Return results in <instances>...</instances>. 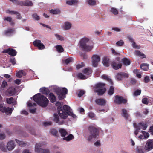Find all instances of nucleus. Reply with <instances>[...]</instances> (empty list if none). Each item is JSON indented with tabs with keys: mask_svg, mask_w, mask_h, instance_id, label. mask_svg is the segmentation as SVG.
<instances>
[{
	"mask_svg": "<svg viewBox=\"0 0 153 153\" xmlns=\"http://www.w3.org/2000/svg\"><path fill=\"white\" fill-rule=\"evenodd\" d=\"M137 153H144L143 148L141 147H138L137 148Z\"/></svg>",
	"mask_w": 153,
	"mask_h": 153,
	"instance_id": "obj_56",
	"label": "nucleus"
},
{
	"mask_svg": "<svg viewBox=\"0 0 153 153\" xmlns=\"http://www.w3.org/2000/svg\"><path fill=\"white\" fill-rule=\"evenodd\" d=\"M62 104L61 103L58 102L56 103V105L58 107L57 109L58 110H59L61 108H62Z\"/></svg>",
	"mask_w": 153,
	"mask_h": 153,
	"instance_id": "obj_53",
	"label": "nucleus"
},
{
	"mask_svg": "<svg viewBox=\"0 0 153 153\" xmlns=\"http://www.w3.org/2000/svg\"><path fill=\"white\" fill-rule=\"evenodd\" d=\"M33 43L34 46L37 47L39 50H42L45 48V45L41 43L40 40H36L33 42Z\"/></svg>",
	"mask_w": 153,
	"mask_h": 153,
	"instance_id": "obj_12",
	"label": "nucleus"
},
{
	"mask_svg": "<svg viewBox=\"0 0 153 153\" xmlns=\"http://www.w3.org/2000/svg\"><path fill=\"white\" fill-rule=\"evenodd\" d=\"M59 132L62 137H65L67 134V133L65 130L61 128L59 130Z\"/></svg>",
	"mask_w": 153,
	"mask_h": 153,
	"instance_id": "obj_38",
	"label": "nucleus"
},
{
	"mask_svg": "<svg viewBox=\"0 0 153 153\" xmlns=\"http://www.w3.org/2000/svg\"><path fill=\"white\" fill-rule=\"evenodd\" d=\"M114 91V89L113 87L111 86L108 91V94L110 95H111L113 94Z\"/></svg>",
	"mask_w": 153,
	"mask_h": 153,
	"instance_id": "obj_45",
	"label": "nucleus"
},
{
	"mask_svg": "<svg viewBox=\"0 0 153 153\" xmlns=\"http://www.w3.org/2000/svg\"><path fill=\"white\" fill-rule=\"evenodd\" d=\"M6 138V135L4 133L0 131V140H3Z\"/></svg>",
	"mask_w": 153,
	"mask_h": 153,
	"instance_id": "obj_50",
	"label": "nucleus"
},
{
	"mask_svg": "<svg viewBox=\"0 0 153 153\" xmlns=\"http://www.w3.org/2000/svg\"><path fill=\"white\" fill-rule=\"evenodd\" d=\"M112 66L114 69L117 70L121 68L122 64L120 63H117L115 62H113L112 64Z\"/></svg>",
	"mask_w": 153,
	"mask_h": 153,
	"instance_id": "obj_21",
	"label": "nucleus"
},
{
	"mask_svg": "<svg viewBox=\"0 0 153 153\" xmlns=\"http://www.w3.org/2000/svg\"><path fill=\"white\" fill-rule=\"evenodd\" d=\"M7 85V82L4 81L3 82L1 86V89H4Z\"/></svg>",
	"mask_w": 153,
	"mask_h": 153,
	"instance_id": "obj_54",
	"label": "nucleus"
},
{
	"mask_svg": "<svg viewBox=\"0 0 153 153\" xmlns=\"http://www.w3.org/2000/svg\"><path fill=\"white\" fill-rule=\"evenodd\" d=\"M79 78L81 79H86L87 77L81 73H79L78 75Z\"/></svg>",
	"mask_w": 153,
	"mask_h": 153,
	"instance_id": "obj_47",
	"label": "nucleus"
},
{
	"mask_svg": "<svg viewBox=\"0 0 153 153\" xmlns=\"http://www.w3.org/2000/svg\"><path fill=\"white\" fill-rule=\"evenodd\" d=\"M40 91L42 94H48L49 93V91L47 88H42L40 89Z\"/></svg>",
	"mask_w": 153,
	"mask_h": 153,
	"instance_id": "obj_31",
	"label": "nucleus"
},
{
	"mask_svg": "<svg viewBox=\"0 0 153 153\" xmlns=\"http://www.w3.org/2000/svg\"><path fill=\"white\" fill-rule=\"evenodd\" d=\"M132 46L134 48L139 49L140 48V45H137L135 42H133L132 43Z\"/></svg>",
	"mask_w": 153,
	"mask_h": 153,
	"instance_id": "obj_59",
	"label": "nucleus"
},
{
	"mask_svg": "<svg viewBox=\"0 0 153 153\" xmlns=\"http://www.w3.org/2000/svg\"><path fill=\"white\" fill-rule=\"evenodd\" d=\"M139 128H140L143 130H146L147 127V125L146 122H142L140 123L138 126H137Z\"/></svg>",
	"mask_w": 153,
	"mask_h": 153,
	"instance_id": "obj_23",
	"label": "nucleus"
},
{
	"mask_svg": "<svg viewBox=\"0 0 153 153\" xmlns=\"http://www.w3.org/2000/svg\"><path fill=\"white\" fill-rule=\"evenodd\" d=\"M58 111L59 116L62 119H65L68 115L74 118L76 117V115L74 114L70 107L67 105H64L62 108Z\"/></svg>",
	"mask_w": 153,
	"mask_h": 153,
	"instance_id": "obj_1",
	"label": "nucleus"
},
{
	"mask_svg": "<svg viewBox=\"0 0 153 153\" xmlns=\"http://www.w3.org/2000/svg\"><path fill=\"white\" fill-rule=\"evenodd\" d=\"M54 121L56 123L59 125H62L64 122L63 120L60 121L59 117L57 114H54Z\"/></svg>",
	"mask_w": 153,
	"mask_h": 153,
	"instance_id": "obj_18",
	"label": "nucleus"
},
{
	"mask_svg": "<svg viewBox=\"0 0 153 153\" xmlns=\"http://www.w3.org/2000/svg\"><path fill=\"white\" fill-rule=\"evenodd\" d=\"M66 3L69 5H74L77 4L78 3L77 0H65Z\"/></svg>",
	"mask_w": 153,
	"mask_h": 153,
	"instance_id": "obj_20",
	"label": "nucleus"
},
{
	"mask_svg": "<svg viewBox=\"0 0 153 153\" xmlns=\"http://www.w3.org/2000/svg\"><path fill=\"white\" fill-rule=\"evenodd\" d=\"M122 61L123 64L126 66L130 64V60L127 58H124L122 59Z\"/></svg>",
	"mask_w": 153,
	"mask_h": 153,
	"instance_id": "obj_33",
	"label": "nucleus"
},
{
	"mask_svg": "<svg viewBox=\"0 0 153 153\" xmlns=\"http://www.w3.org/2000/svg\"><path fill=\"white\" fill-rule=\"evenodd\" d=\"M122 116L123 117L126 119L128 120L129 117V115L128 114V112L125 109L122 110V113L121 114Z\"/></svg>",
	"mask_w": 153,
	"mask_h": 153,
	"instance_id": "obj_22",
	"label": "nucleus"
},
{
	"mask_svg": "<svg viewBox=\"0 0 153 153\" xmlns=\"http://www.w3.org/2000/svg\"><path fill=\"white\" fill-rule=\"evenodd\" d=\"M52 134L54 135H56L57 133V131L55 129H52L51 131Z\"/></svg>",
	"mask_w": 153,
	"mask_h": 153,
	"instance_id": "obj_61",
	"label": "nucleus"
},
{
	"mask_svg": "<svg viewBox=\"0 0 153 153\" xmlns=\"http://www.w3.org/2000/svg\"><path fill=\"white\" fill-rule=\"evenodd\" d=\"M83 72L87 75H89L91 73L92 70L91 69L87 68L83 70Z\"/></svg>",
	"mask_w": 153,
	"mask_h": 153,
	"instance_id": "obj_42",
	"label": "nucleus"
},
{
	"mask_svg": "<svg viewBox=\"0 0 153 153\" xmlns=\"http://www.w3.org/2000/svg\"><path fill=\"white\" fill-rule=\"evenodd\" d=\"M100 59V58L98 55H93L92 57V62L93 66L94 67L97 66Z\"/></svg>",
	"mask_w": 153,
	"mask_h": 153,
	"instance_id": "obj_10",
	"label": "nucleus"
},
{
	"mask_svg": "<svg viewBox=\"0 0 153 153\" xmlns=\"http://www.w3.org/2000/svg\"><path fill=\"white\" fill-rule=\"evenodd\" d=\"M111 50L112 51V53L115 55H118L119 54V53L116 52L114 49L113 48H111Z\"/></svg>",
	"mask_w": 153,
	"mask_h": 153,
	"instance_id": "obj_63",
	"label": "nucleus"
},
{
	"mask_svg": "<svg viewBox=\"0 0 153 153\" xmlns=\"http://www.w3.org/2000/svg\"><path fill=\"white\" fill-rule=\"evenodd\" d=\"M49 96L50 100L51 102H53L56 101V97L53 94L51 93H50L49 95Z\"/></svg>",
	"mask_w": 153,
	"mask_h": 153,
	"instance_id": "obj_35",
	"label": "nucleus"
},
{
	"mask_svg": "<svg viewBox=\"0 0 153 153\" xmlns=\"http://www.w3.org/2000/svg\"><path fill=\"white\" fill-rule=\"evenodd\" d=\"M74 138V137L73 135L71 134H70L67 137H64L63 140H66L67 141H69L73 139Z\"/></svg>",
	"mask_w": 153,
	"mask_h": 153,
	"instance_id": "obj_40",
	"label": "nucleus"
},
{
	"mask_svg": "<svg viewBox=\"0 0 153 153\" xmlns=\"http://www.w3.org/2000/svg\"><path fill=\"white\" fill-rule=\"evenodd\" d=\"M149 65L146 63H143L140 65L141 68L144 71H147L149 69Z\"/></svg>",
	"mask_w": 153,
	"mask_h": 153,
	"instance_id": "obj_32",
	"label": "nucleus"
},
{
	"mask_svg": "<svg viewBox=\"0 0 153 153\" xmlns=\"http://www.w3.org/2000/svg\"><path fill=\"white\" fill-rule=\"evenodd\" d=\"M2 52L3 53H7L9 55L13 56H15L16 54V51L15 50L10 48L4 50Z\"/></svg>",
	"mask_w": 153,
	"mask_h": 153,
	"instance_id": "obj_15",
	"label": "nucleus"
},
{
	"mask_svg": "<svg viewBox=\"0 0 153 153\" xmlns=\"http://www.w3.org/2000/svg\"><path fill=\"white\" fill-rule=\"evenodd\" d=\"M94 145L97 147H100L101 146V144L100 140H97L96 142L94 143Z\"/></svg>",
	"mask_w": 153,
	"mask_h": 153,
	"instance_id": "obj_52",
	"label": "nucleus"
},
{
	"mask_svg": "<svg viewBox=\"0 0 153 153\" xmlns=\"http://www.w3.org/2000/svg\"><path fill=\"white\" fill-rule=\"evenodd\" d=\"M127 38L129 40V41L133 43V42H134V40L132 37L130 36H128L127 37Z\"/></svg>",
	"mask_w": 153,
	"mask_h": 153,
	"instance_id": "obj_60",
	"label": "nucleus"
},
{
	"mask_svg": "<svg viewBox=\"0 0 153 153\" xmlns=\"http://www.w3.org/2000/svg\"><path fill=\"white\" fill-rule=\"evenodd\" d=\"M17 4L21 6H32L33 5L32 2L29 0H26L24 1H21L18 2Z\"/></svg>",
	"mask_w": 153,
	"mask_h": 153,
	"instance_id": "obj_16",
	"label": "nucleus"
},
{
	"mask_svg": "<svg viewBox=\"0 0 153 153\" xmlns=\"http://www.w3.org/2000/svg\"><path fill=\"white\" fill-rule=\"evenodd\" d=\"M142 102L143 103L147 104L148 103V99L146 98H144L142 100Z\"/></svg>",
	"mask_w": 153,
	"mask_h": 153,
	"instance_id": "obj_62",
	"label": "nucleus"
},
{
	"mask_svg": "<svg viewBox=\"0 0 153 153\" xmlns=\"http://www.w3.org/2000/svg\"><path fill=\"white\" fill-rule=\"evenodd\" d=\"M14 31V30L13 29H8L5 31V34L6 36H9Z\"/></svg>",
	"mask_w": 153,
	"mask_h": 153,
	"instance_id": "obj_30",
	"label": "nucleus"
},
{
	"mask_svg": "<svg viewBox=\"0 0 153 153\" xmlns=\"http://www.w3.org/2000/svg\"><path fill=\"white\" fill-rule=\"evenodd\" d=\"M101 77L103 79L108 81L111 85L113 84L112 81L107 75L103 74L101 76Z\"/></svg>",
	"mask_w": 153,
	"mask_h": 153,
	"instance_id": "obj_28",
	"label": "nucleus"
},
{
	"mask_svg": "<svg viewBox=\"0 0 153 153\" xmlns=\"http://www.w3.org/2000/svg\"><path fill=\"white\" fill-rule=\"evenodd\" d=\"M50 12L53 14H56L59 13L60 11L59 9H56L55 10L52 9L50 10Z\"/></svg>",
	"mask_w": 153,
	"mask_h": 153,
	"instance_id": "obj_41",
	"label": "nucleus"
},
{
	"mask_svg": "<svg viewBox=\"0 0 153 153\" xmlns=\"http://www.w3.org/2000/svg\"><path fill=\"white\" fill-rule=\"evenodd\" d=\"M135 55L138 56L142 58H146V57L145 55L140 52L139 51H136L135 52Z\"/></svg>",
	"mask_w": 153,
	"mask_h": 153,
	"instance_id": "obj_29",
	"label": "nucleus"
},
{
	"mask_svg": "<svg viewBox=\"0 0 153 153\" xmlns=\"http://www.w3.org/2000/svg\"><path fill=\"white\" fill-rule=\"evenodd\" d=\"M135 128L136 130L134 131V134L136 135H137L140 132V128H139L137 125L135 126Z\"/></svg>",
	"mask_w": 153,
	"mask_h": 153,
	"instance_id": "obj_49",
	"label": "nucleus"
},
{
	"mask_svg": "<svg viewBox=\"0 0 153 153\" xmlns=\"http://www.w3.org/2000/svg\"><path fill=\"white\" fill-rule=\"evenodd\" d=\"M84 66V64L82 62L81 63L77 65L76 66L77 69H79Z\"/></svg>",
	"mask_w": 153,
	"mask_h": 153,
	"instance_id": "obj_57",
	"label": "nucleus"
},
{
	"mask_svg": "<svg viewBox=\"0 0 153 153\" xmlns=\"http://www.w3.org/2000/svg\"><path fill=\"white\" fill-rule=\"evenodd\" d=\"M33 100L38 104L42 107H46L49 101L46 97L40 93H38L33 97Z\"/></svg>",
	"mask_w": 153,
	"mask_h": 153,
	"instance_id": "obj_2",
	"label": "nucleus"
},
{
	"mask_svg": "<svg viewBox=\"0 0 153 153\" xmlns=\"http://www.w3.org/2000/svg\"><path fill=\"white\" fill-rule=\"evenodd\" d=\"M96 103L100 105L104 106L106 104L105 100L103 99H98L95 100Z\"/></svg>",
	"mask_w": 153,
	"mask_h": 153,
	"instance_id": "obj_19",
	"label": "nucleus"
},
{
	"mask_svg": "<svg viewBox=\"0 0 153 153\" xmlns=\"http://www.w3.org/2000/svg\"><path fill=\"white\" fill-rule=\"evenodd\" d=\"M109 59L108 58L104 57L103 59L102 63L103 65L106 67H108L109 65Z\"/></svg>",
	"mask_w": 153,
	"mask_h": 153,
	"instance_id": "obj_27",
	"label": "nucleus"
},
{
	"mask_svg": "<svg viewBox=\"0 0 153 153\" xmlns=\"http://www.w3.org/2000/svg\"><path fill=\"white\" fill-rule=\"evenodd\" d=\"M32 17L35 20H39L40 19V18L39 16L36 13H34L32 16Z\"/></svg>",
	"mask_w": 153,
	"mask_h": 153,
	"instance_id": "obj_51",
	"label": "nucleus"
},
{
	"mask_svg": "<svg viewBox=\"0 0 153 153\" xmlns=\"http://www.w3.org/2000/svg\"><path fill=\"white\" fill-rule=\"evenodd\" d=\"M89 135L87 140L88 141H91L93 139L97 137L99 135L98 130L93 127H90L89 128Z\"/></svg>",
	"mask_w": 153,
	"mask_h": 153,
	"instance_id": "obj_3",
	"label": "nucleus"
},
{
	"mask_svg": "<svg viewBox=\"0 0 153 153\" xmlns=\"http://www.w3.org/2000/svg\"><path fill=\"white\" fill-rule=\"evenodd\" d=\"M16 75L17 77L21 78L22 76H25V73L23 70H20L16 72Z\"/></svg>",
	"mask_w": 153,
	"mask_h": 153,
	"instance_id": "obj_26",
	"label": "nucleus"
},
{
	"mask_svg": "<svg viewBox=\"0 0 153 153\" xmlns=\"http://www.w3.org/2000/svg\"><path fill=\"white\" fill-rule=\"evenodd\" d=\"M55 36L57 39L60 40L61 41H63L64 40V37L60 35L57 34H55Z\"/></svg>",
	"mask_w": 153,
	"mask_h": 153,
	"instance_id": "obj_43",
	"label": "nucleus"
},
{
	"mask_svg": "<svg viewBox=\"0 0 153 153\" xmlns=\"http://www.w3.org/2000/svg\"><path fill=\"white\" fill-rule=\"evenodd\" d=\"M27 105L29 107L32 106H36V104L35 103H32L30 101L28 102L27 104Z\"/></svg>",
	"mask_w": 153,
	"mask_h": 153,
	"instance_id": "obj_64",
	"label": "nucleus"
},
{
	"mask_svg": "<svg viewBox=\"0 0 153 153\" xmlns=\"http://www.w3.org/2000/svg\"><path fill=\"white\" fill-rule=\"evenodd\" d=\"M144 149L146 151H149L153 149V139H150L147 140Z\"/></svg>",
	"mask_w": 153,
	"mask_h": 153,
	"instance_id": "obj_9",
	"label": "nucleus"
},
{
	"mask_svg": "<svg viewBox=\"0 0 153 153\" xmlns=\"http://www.w3.org/2000/svg\"><path fill=\"white\" fill-rule=\"evenodd\" d=\"M55 91L57 94L59 99L62 100L65 97V95L67 93L68 90L65 88L61 89L57 87L55 88Z\"/></svg>",
	"mask_w": 153,
	"mask_h": 153,
	"instance_id": "obj_4",
	"label": "nucleus"
},
{
	"mask_svg": "<svg viewBox=\"0 0 153 153\" xmlns=\"http://www.w3.org/2000/svg\"><path fill=\"white\" fill-rule=\"evenodd\" d=\"M12 108L8 107L6 108L2 104H0V111L10 115L12 113Z\"/></svg>",
	"mask_w": 153,
	"mask_h": 153,
	"instance_id": "obj_8",
	"label": "nucleus"
},
{
	"mask_svg": "<svg viewBox=\"0 0 153 153\" xmlns=\"http://www.w3.org/2000/svg\"><path fill=\"white\" fill-rule=\"evenodd\" d=\"M141 132L143 134V135H144L145 138L146 139L149 137V134L148 133L143 131H141Z\"/></svg>",
	"mask_w": 153,
	"mask_h": 153,
	"instance_id": "obj_48",
	"label": "nucleus"
},
{
	"mask_svg": "<svg viewBox=\"0 0 153 153\" xmlns=\"http://www.w3.org/2000/svg\"><path fill=\"white\" fill-rule=\"evenodd\" d=\"M89 39L87 38H82L81 40L80 45V47L86 51L91 50L93 48L92 46H88L86 44L89 42Z\"/></svg>",
	"mask_w": 153,
	"mask_h": 153,
	"instance_id": "obj_7",
	"label": "nucleus"
},
{
	"mask_svg": "<svg viewBox=\"0 0 153 153\" xmlns=\"http://www.w3.org/2000/svg\"><path fill=\"white\" fill-rule=\"evenodd\" d=\"M71 27L72 24L71 23L68 21H66L64 22L62 27L64 30H68L71 29Z\"/></svg>",
	"mask_w": 153,
	"mask_h": 153,
	"instance_id": "obj_17",
	"label": "nucleus"
},
{
	"mask_svg": "<svg viewBox=\"0 0 153 153\" xmlns=\"http://www.w3.org/2000/svg\"><path fill=\"white\" fill-rule=\"evenodd\" d=\"M56 48L57 51L59 52H63L64 49L61 45H56Z\"/></svg>",
	"mask_w": 153,
	"mask_h": 153,
	"instance_id": "obj_39",
	"label": "nucleus"
},
{
	"mask_svg": "<svg viewBox=\"0 0 153 153\" xmlns=\"http://www.w3.org/2000/svg\"><path fill=\"white\" fill-rule=\"evenodd\" d=\"M15 141L21 146H24L26 145V143L23 141H20L17 139H16Z\"/></svg>",
	"mask_w": 153,
	"mask_h": 153,
	"instance_id": "obj_34",
	"label": "nucleus"
},
{
	"mask_svg": "<svg viewBox=\"0 0 153 153\" xmlns=\"http://www.w3.org/2000/svg\"><path fill=\"white\" fill-rule=\"evenodd\" d=\"M110 11L115 15H117L118 14V11L115 8H111V9Z\"/></svg>",
	"mask_w": 153,
	"mask_h": 153,
	"instance_id": "obj_46",
	"label": "nucleus"
},
{
	"mask_svg": "<svg viewBox=\"0 0 153 153\" xmlns=\"http://www.w3.org/2000/svg\"><path fill=\"white\" fill-rule=\"evenodd\" d=\"M128 77V74L124 72H121L117 74L116 76V79L118 80H121L123 77L127 78Z\"/></svg>",
	"mask_w": 153,
	"mask_h": 153,
	"instance_id": "obj_14",
	"label": "nucleus"
},
{
	"mask_svg": "<svg viewBox=\"0 0 153 153\" xmlns=\"http://www.w3.org/2000/svg\"><path fill=\"white\" fill-rule=\"evenodd\" d=\"M73 60V59L72 58L70 57L65 59L63 60L62 62L65 64L67 65L70 62H72Z\"/></svg>",
	"mask_w": 153,
	"mask_h": 153,
	"instance_id": "obj_37",
	"label": "nucleus"
},
{
	"mask_svg": "<svg viewBox=\"0 0 153 153\" xmlns=\"http://www.w3.org/2000/svg\"><path fill=\"white\" fill-rule=\"evenodd\" d=\"M124 43V42L122 40H120L117 42L116 44L118 46H122L123 45Z\"/></svg>",
	"mask_w": 153,
	"mask_h": 153,
	"instance_id": "obj_58",
	"label": "nucleus"
},
{
	"mask_svg": "<svg viewBox=\"0 0 153 153\" xmlns=\"http://www.w3.org/2000/svg\"><path fill=\"white\" fill-rule=\"evenodd\" d=\"M114 102L117 104H120L122 103H126L127 102V100L126 99H123L121 97L116 96H115V99Z\"/></svg>",
	"mask_w": 153,
	"mask_h": 153,
	"instance_id": "obj_13",
	"label": "nucleus"
},
{
	"mask_svg": "<svg viewBox=\"0 0 153 153\" xmlns=\"http://www.w3.org/2000/svg\"><path fill=\"white\" fill-rule=\"evenodd\" d=\"M105 84L103 83H99L95 85L94 91L97 93L98 94L102 95L106 91V89L104 87Z\"/></svg>",
	"mask_w": 153,
	"mask_h": 153,
	"instance_id": "obj_6",
	"label": "nucleus"
},
{
	"mask_svg": "<svg viewBox=\"0 0 153 153\" xmlns=\"http://www.w3.org/2000/svg\"><path fill=\"white\" fill-rule=\"evenodd\" d=\"M46 143L44 142H41L37 143L35 145V151L38 153H50L49 150L48 149H43L40 148L44 146Z\"/></svg>",
	"mask_w": 153,
	"mask_h": 153,
	"instance_id": "obj_5",
	"label": "nucleus"
},
{
	"mask_svg": "<svg viewBox=\"0 0 153 153\" xmlns=\"http://www.w3.org/2000/svg\"><path fill=\"white\" fill-rule=\"evenodd\" d=\"M3 19L4 21H7V22H9L11 23V25H13L14 24V23L12 22V19L11 17H5L3 18Z\"/></svg>",
	"mask_w": 153,
	"mask_h": 153,
	"instance_id": "obj_44",
	"label": "nucleus"
},
{
	"mask_svg": "<svg viewBox=\"0 0 153 153\" xmlns=\"http://www.w3.org/2000/svg\"><path fill=\"white\" fill-rule=\"evenodd\" d=\"M6 101L7 103L8 104L12 103L13 105L16 104V101L12 97L7 98Z\"/></svg>",
	"mask_w": 153,
	"mask_h": 153,
	"instance_id": "obj_25",
	"label": "nucleus"
},
{
	"mask_svg": "<svg viewBox=\"0 0 153 153\" xmlns=\"http://www.w3.org/2000/svg\"><path fill=\"white\" fill-rule=\"evenodd\" d=\"M0 149L3 152H7L6 146L4 142H0Z\"/></svg>",
	"mask_w": 153,
	"mask_h": 153,
	"instance_id": "obj_24",
	"label": "nucleus"
},
{
	"mask_svg": "<svg viewBox=\"0 0 153 153\" xmlns=\"http://www.w3.org/2000/svg\"><path fill=\"white\" fill-rule=\"evenodd\" d=\"M96 1L95 0H87V2L90 6H93L96 4Z\"/></svg>",
	"mask_w": 153,
	"mask_h": 153,
	"instance_id": "obj_36",
	"label": "nucleus"
},
{
	"mask_svg": "<svg viewBox=\"0 0 153 153\" xmlns=\"http://www.w3.org/2000/svg\"><path fill=\"white\" fill-rule=\"evenodd\" d=\"M16 145L13 140H10L6 144V149L7 151H11L15 148Z\"/></svg>",
	"mask_w": 153,
	"mask_h": 153,
	"instance_id": "obj_11",
	"label": "nucleus"
},
{
	"mask_svg": "<svg viewBox=\"0 0 153 153\" xmlns=\"http://www.w3.org/2000/svg\"><path fill=\"white\" fill-rule=\"evenodd\" d=\"M141 92L140 90H137L135 91L133 94V95L135 96H138L140 95Z\"/></svg>",
	"mask_w": 153,
	"mask_h": 153,
	"instance_id": "obj_55",
	"label": "nucleus"
}]
</instances>
